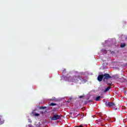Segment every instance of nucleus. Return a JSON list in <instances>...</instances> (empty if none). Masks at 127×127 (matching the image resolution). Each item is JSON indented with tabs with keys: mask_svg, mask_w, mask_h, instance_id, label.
Wrapping results in <instances>:
<instances>
[{
	"mask_svg": "<svg viewBox=\"0 0 127 127\" xmlns=\"http://www.w3.org/2000/svg\"><path fill=\"white\" fill-rule=\"evenodd\" d=\"M76 127H83V125H80L79 126H77Z\"/></svg>",
	"mask_w": 127,
	"mask_h": 127,
	"instance_id": "obj_19",
	"label": "nucleus"
},
{
	"mask_svg": "<svg viewBox=\"0 0 127 127\" xmlns=\"http://www.w3.org/2000/svg\"><path fill=\"white\" fill-rule=\"evenodd\" d=\"M107 84L109 85V86H111V83H108V82H107Z\"/></svg>",
	"mask_w": 127,
	"mask_h": 127,
	"instance_id": "obj_20",
	"label": "nucleus"
},
{
	"mask_svg": "<svg viewBox=\"0 0 127 127\" xmlns=\"http://www.w3.org/2000/svg\"><path fill=\"white\" fill-rule=\"evenodd\" d=\"M3 124V119H2V117L0 116V125H2Z\"/></svg>",
	"mask_w": 127,
	"mask_h": 127,
	"instance_id": "obj_7",
	"label": "nucleus"
},
{
	"mask_svg": "<svg viewBox=\"0 0 127 127\" xmlns=\"http://www.w3.org/2000/svg\"><path fill=\"white\" fill-rule=\"evenodd\" d=\"M79 99H83V98H84V96L82 95V96H79L78 97Z\"/></svg>",
	"mask_w": 127,
	"mask_h": 127,
	"instance_id": "obj_15",
	"label": "nucleus"
},
{
	"mask_svg": "<svg viewBox=\"0 0 127 127\" xmlns=\"http://www.w3.org/2000/svg\"><path fill=\"white\" fill-rule=\"evenodd\" d=\"M81 79V76L79 75H75L71 78V82H73V83H78L79 80Z\"/></svg>",
	"mask_w": 127,
	"mask_h": 127,
	"instance_id": "obj_2",
	"label": "nucleus"
},
{
	"mask_svg": "<svg viewBox=\"0 0 127 127\" xmlns=\"http://www.w3.org/2000/svg\"><path fill=\"white\" fill-rule=\"evenodd\" d=\"M101 99V96H97L95 100L96 101H100V100Z\"/></svg>",
	"mask_w": 127,
	"mask_h": 127,
	"instance_id": "obj_10",
	"label": "nucleus"
},
{
	"mask_svg": "<svg viewBox=\"0 0 127 127\" xmlns=\"http://www.w3.org/2000/svg\"><path fill=\"white\" fill-rule=\"evenodd\" d=\"M59 119H61V116L57 115V114H54L53 116L51 118L52 121H57V120H59Z\"/></svg>",
	"mask_w": 127,
	"mask_h": 127,
	"instance_id": "obj_4",
	"label": "nucleus"
},
{
	"mask_svg": "<svg viewBox=\"0 0 127 127\" xmlns=\"http://www.w3.org/2000/svg\"><path fill=\"white\" fill-rule=\"evenodd\" d=\"M79 115H80V113H78L76 116H75L73 118H77V117L79 116Z\"/></svg>",
	"mask_w": 127,
	"mask_h": 127,
	"instance_id": "obj_17",
	"label": "nucleus"
},
{
	"mask_svg": "<svg viewBox=\"0 0 127 127\" xmlns=\"http://www.w3.org/2000/svg\"><path fill=\"white\" fill-rule=\"evenodd\" d=\"M34 116H35L36 117H38L39 116H40V114L38 113H35Z\"/></svg>",
	"mask_w": 127,
	"mask_h": 127,
	"instance_id": "obj_13",
	"label": "nucleus"
},
{
	"mask_svg": "<svg viewBox=\"0 0 127 127\" xmlns=\"http://www.w3.org/2000/svg\"><path fill=\"white\" fill-rule=\"evenodd\" d=\"M63 73L65 74L66 73V69H64Z\"/></svg>",
	"mask_w": 127,
	"mask_h": 127,
	"instance_id": "obj_16",
	"label": "nucleus"
},
{
	"mask_svg": "<svg viewBox=\"0 0 127 127\" xmlns=\"http://www.w3.org/2000/svg\"><path fill=\"white\" fill-rule=\"evenodd\" d=\"M28 127H34L32 126V125H28Z\"/></svg>",
	"mask_w": 127,
	"mask_h": 127,
	"instance_id": "obj_18",
	"label": "nucleus"
},
{
	"mask_svg": "<svg viewBox=\"0 0 127 127\" xmlns=\"http://www.w3.org/2000/svg\"><path fill=\"white\" fill-rule=\"evenodd\" d=\"M102 75L103 76V82H106V80L108 81L109 79H111V78H112V76H111L109 73H104Z\"/></svg>",
	"mask_w": 127,
	"mask_h": 127,
	"instance_id": "obj_3",
	"label": "nucleus"
},
{
	"mask_svg": "<svg viewBox=\"0 0 127 127\" xmlns=\"http://www.w3.org/2000/svg\"><path fill=\"white\" fill-rule=\"evenodd\" d=\"M102 51H105V52H107V51L106 50H102Z\"/></svg>",
	"mask_w": 127,
	"mask_h": 127,
	"instance_id": "obj_21",
	"label": "nucleus"
},
{
	"mask_svg": "<svg viewBox=\"0 0 127 127\" xmlns=\"http://www.w3.org/2000/svg\"><path fill=\"white\" fill-rule=\"evenodd\" d=\"M40 110H44L45 109H46V107H43L41 106L39 107Z\"/></svg>",
	"mask_w": 127,
	"mask_h": 127,
	"instance_id": "obj_11",
	"label": "nucleus"
},
{
	"mask_svg": "<svg viewBox=\"0 0 127 127\" xmlns=\"http://www.w3.org/2000/svg\"><path fill=\"white\" fill-rule=\"evenodd\" d=\"M97 80L99 82H102L103 80H104V77L103 74H99L97 77Z\"/></svg>",
	"mask_w": 127,
	"mask_h": 127,
	"instance_id": "obj_5",
	"label": "nucleus"
},
{
	"mask_svg": "<svg viewBox=\"0 0 127 127\" xmlns=\"http://www.w3.org/2000/svg\"><path fill=\"white\" fill-rule=\"evenodd\" d=\"M70 78H71V77H69Z\"/></svg>",
	"mask_w": 127,
	"mask_h": 127,
	"instance_id": "obj_23",
	"label": "nucleus"
},
{
	"mask_svg": "<svg viewBox=\"0 0 127 127\" xmlns=\"http://www.w3.org/2000/svg\"><path fill=\"white\" fill-rule=\"evenodd\" d=\"M51 101H56V98L55 97H54V98L51 99Z\"/></svg>",
	"mask_w": 127,
	"mask_h": 127,
	"instance_id": "obj_14",
	"label": "nucleus"
},
{
	"mask_svg": "<svg viewBox=\"0 0 127 127\" xmlns=\"http://www.w3.org/2000/svg\"><path fill=\"white\" fill-rule=\"evenodd\" d=\"M110 89H111V87L108 86L107 88H106V89L104 90L105 93H107V92H108V91L110 90Z\"/></svg>",
	"mask_w": 127,
	"mask_h": 127,
	"instance_id": "obj_8",
	"label": "nucleus"
},
{
	"mask_svg": "<svg viewBox=\"0 0 127 127\" xmlns=\"http://www.w3.org/2000/svg\"><path fill=\"white\" fill-rule=\"evenodd\" d=\"M105 104L107 108H111V107L115 108L116 107V104L113 102H110V101H105Z\"/></svg>",
	"mask_w": 127,
	"mask_h": 127,
	"instance_id": "obj_1",
	"label": "nucleus"
},
{
	"mask_svg": "<svg viewBox=\"0 0 127 127\" xmlns=\"http://www.w3.org/2000/svg\"><path fill=\"white\" fill-rule=\"evenodd\" d=\"M80 80L81 81L80 84H85V83L87 82V79H84L83 78H82V76H81Z\"/></svg>",
	"mask_w": 127,
	"mask_h": 127,
	"instance_id": "obj_6",
	"label": "nucleus"
},
{
	"mask_svg": "<svg viewBox=\"0 0 127 127\" xmlns=\"http://www.w3.org/2000/svg\"><path fill=\"white\" fill-rule=\"evenodd\" d=\"M57 105V104H56V103H51L50 104V106H56Z\"/></svg>",
	"mask_w": 127,
	"mask_h": 127,
	"instance_id": "obj_12",
	"label": "nucleus"
},
{
	"mask_svg": "<svg viewBox=\"0 0 127 127\" xmlns=\"http://www.w3.org/2000/svg\"><path fill=\"white\" fill-rule=\"evenodd\" d=\"M114 110H117V108L116 109L114 108Z\"/></svg>",
	"mask_w": 127,
	"mask_h": 127,
	"instance_id": "obj_22",
	"label": "nucleus"
},
{
	"mask_svg": "<svg viewBox=\"0 0 127 127\" xmlns=\"http://www.w3.org/2000/svg\"><path fill=\"white\" fill-rule=\"evenodd\" d=\"M126 47V44L125 43H123V44H121L120 45V47L121 48H124V47Z\"/></svg>",
	"mask_w": 127,
	"mask_h": 127,
	"instance_id": "obj_9",
	"label": "nucleus"
}]
</instances>
